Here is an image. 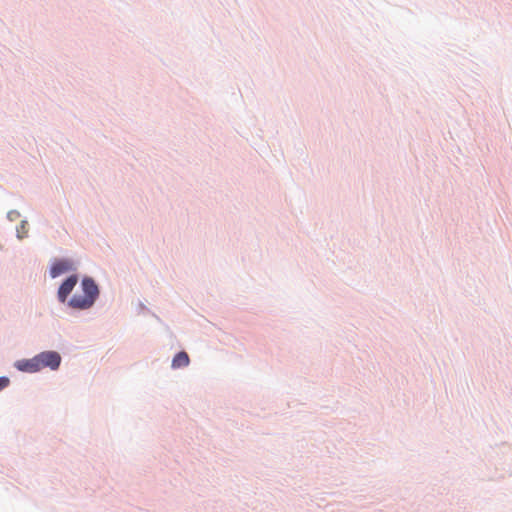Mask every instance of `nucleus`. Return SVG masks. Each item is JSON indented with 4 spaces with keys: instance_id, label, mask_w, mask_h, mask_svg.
<instances>
[{
    "instance_id": "6",
    "label": "nucleus",
    "mask_w": 512,
    "mask_h": 512,
    "mask_svg": "<svg viewBox=\"0 0 512 512\" xmlns=\"http://www.w3.org/2000/svg\"><path fill=\"white\" fill-rule=\"evenodd\" d=\"M190 359L186 352L177 353L172 360V368L179 369L189 365Z\"/></svg>"
},
{
    "instance_id": "3",
    "label": "nucleus",
    "mask_w": 512,
    "mask_h": 512,
    "mask_svg": "<svg viewBox=\"0 0 512 512\" xmlns=\"http://www.w3.org/2000/svg\"><path fill=\"white\" fill-rule=\"evenodd\" d=\"M78 282V278L76 275H72L68 277L60 286L58 290V299L60 302L64 303L67 300L68 295L72 292L75 285Z\"/></svg>"
},
{
    "instance_id": "5",
    "label": "nucleus",
    "mask_w": 512,
    "mask_h": 512,
    "mask_svg": "<svg viewBox=\"0 0 512 512\" xmlns=\"http://www.w3.org/2000/svg\"><path fill=\"white\" fill-rule=\"evenodd\" d=\"M36 356L31 359H22L15 362V367L22 372L34 373L40 371Z\"/></svg>"
},
{
    "instance_id": "4",
    "label": "nucleus",
    "mask_w": 512,
    "mask_h": 512,
    "mask_svg": "<svg viewBox=\"0 0 512 512\" xmlns=\"http://www.w3.org/2000/svg\"><path fill=\"white\" fill-rule=\"evenodd\" d=\"M73 269V263L70 260H57L53 263L50 269V275L52 278H56L61 274L68 272Z\"/></svg>"
},
{
    "instance_id": "1",
    "label": "nucleus",
    "mask_w": 512,
    "mask_h": 512,
    "mask_svg": "<svg viewBox=\"0 0 512 512\" xmlns=\"http://www.w3.org/2000/svg\"><path fill=\"white\" fill-rule=\"evenodd\" d=\"M82 294H75L68 302L74 309L85 310L90 308L99 295V290L94 280L84 278L82 281Z\"/></svg>"
},
{
    "instance_id": "2",
    "label": "nucleus",
    "mask_w": 512,
    "mask_h": 512,
    "mask_svg": "<svg viewBox=\"0 0 512 512\" xmlns=\"http://www.w3.org/2000/svg\"><path fill=\"white\" fill-rule=\"evenodd\" d=\"M40 370L50 368L56 370L61 362L60 355L55 351H45L36 355Z\"/></svg>"
},
{
    "instance_id": "7",
    "label": "nucleus",
    "mask_w": 512,
    "mask_h": 512,
    "mask_svg": "<svg viewBox=\"0 0 512 512\" xmlns=\"http://www.w3.org/2000/svg\"><path fill=\"white\" fill-rule=\"evenodd\" d=\"M10 383V380L7 377H0V391L5 389Z\"/></svg>"
}]
</instances>
